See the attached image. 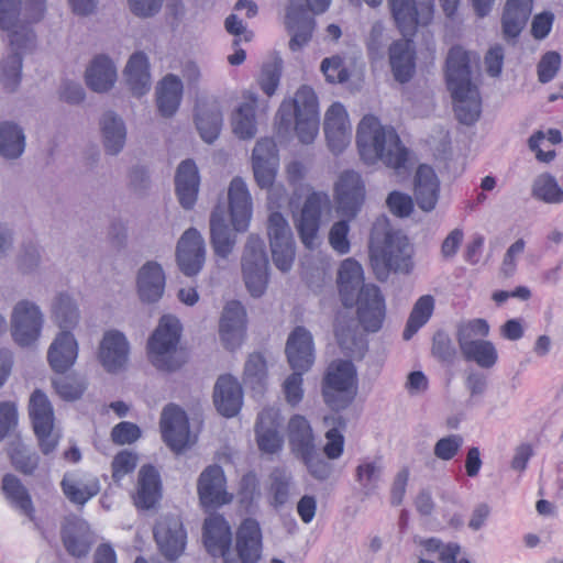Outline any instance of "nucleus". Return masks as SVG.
I'll return each mask as SVG.
<instances>
[{
	"mask_svg": "<svg viewBox=\"0 0 563 563\" xmlns=\"http://www.w3.org/2000/svg\"><path fill=\"white\" fill-rule=\"evenodd\" d=\"M45 10V0H0V29L10 31V44L15 51L0 64L4 87L10 90L21 80L22 56L18 51L27 48L35 40V34L25 25L40 21Z\"/></svg>",
	"mask_w": 563,
	"mask_h": 563,
	"instance_id": "obj_1",
	"label": "nucleus"
},
{
	"mask_svg": "<svg viewBox=\"0 0 563 563\" xmlns=\"http://www.w3.org/2000/svg\"><path fill=\"white\" fill-rule=\"evenodd\" d=\"M336 283L343 306H356L357 320L364 331H379L386 317L385 298L379 287L364 284L362 265L351 257L344 260L340 265Z\"/></svg>",
	"mask_w": 563,
	"mask_h": 563,
	"instance_id": "obj_2",
	"label": "nucleus"
},
{
	"mask_svg": "<svg viewBox=\"0 0 563 563\" xmlns=\"http://www.w3.org/2000/svg\"><path fill=\"white\" fill-rule=\"evenodd\" d=\"M203 544L213 556H222L224 563H256L262 552V531L255 519H244L236 531L239 559L229 558L232 543L231 527L223 516L213 514L203 523Z\"/></svg>",
	"mask_w": 563,
	"mask_h": 563,
	"instance_id": "obj_3",
	"label": "nucleus"
},
{
	"mask_svg": "<svg viewBox=\"0 0 563 563\" xmlns=\"http://www.w3.org/2000/svg\"><path fill=\"white\" fill-rule=\"evenodd\" d=\"M356 144L361 159L366 164L383 162L395 170L406 168L409 151L391 126H384L373 114L361 120L356 131Z\"/></svg>",
	"mask_w": 563,
	"mask_h": 563,
	"instance_id": "obj_4",
	"label": "nucleus"
},
{
	"mask_svg": "<svg viewBox=\"0 0 563 563\" xmlns=\"http://www.w3.org/2000/svg\"><path fill=\"white\" fill-rule=\"evenodd\" d=\"M412 246L408 238L389 227L386 219L377 221L371 232L369 265L379 280L390 273L409 274L413 268Z\"/></svg>",
	"mask_w": 563,
	"mask_h": 563,
	"instance_id": "obj_5",
	"label": "nucleus"
},
{
	"mask_svg": "<svg viewBox=\"0 0 563 563\" xmlns=\"http://www.w3.org/2000/svg\"><path fill=\"white\" fill-rule=\"evenodd\" d=\"M445 79L457 120L467 125L475 123L481 115L482 100L477 87L471 80L470 53L461 46H453L449 51Z\"/></svg>",
	"mask_w": 563,
	"mask_h": 563,
	"instance_id": "obj_6",
	"label": "nucleus"
},
{
	"mask_svg": "<svg viewBox=\"0 0 563 563\" xmlns=\"http://www.w3.org/2000/svg\"><path fill=\"white\" fill-rule=\"evenodd\" d=\"M365 201V185L361 175L354 170H345L334 185V202L338 214L345 220L333 223L329 232V243L340 255L350 252L349 221L361 211Z\"/></svg>",
	"mask_w": 563,
	"mask_h": 563,
	"instance_id": "obj_7",
	"label": "nucleus"
},
{
	"mask_svg": "<svg viewBox=\"0 0 563 563\" xmlns=\"http://www.w3.org/2000/svg\"><path fill=\"white\" fill-rule=\"evenodd\" d=\"M53 313L62 332L51 344L47 360L54 372L64 374L75 363L78 355V344L70 333L79 319L77 307L66 294H60L54 303Z\"/></svg>",
	"mask_w": 563,
	"mask_h": 563,
	"instance_id": "obj_8",
	"label": "nucleus"
},
{
	"mask_svg": "<svg viewBox=\"0 0 563 563\" xmlns=\"http://www.w3.org/2000/svg\"><path fill=\"white\" fill-rule=\"evenodd\" d=\"M278 118L279 124L285 128L295 123L301 143H312L320 125L317 95L310 87H300L291 100L280 104Z\"/></svg>",
	"mask_w": 563,
	"mask_h": 563,
	"instance_id": "obj_9",
	"label": "nucleus"
},
{
	"mask_svg": "<svg viewBox=\"0 0 563 563\" xmlns=\"http://www.w3.org/2000/svg\"><path fill=\"white\" fill-rule=\"evenodd\" d=\"M181 325L175 317L163 316L147 343L152 364L162 371L173 372L187 361V352L178 347Z\"/></svg>",
	"mask_w": 563,
	"mask_h": 563,
	"instance_id": "obj_10",
	"label": "nucleus"
},
{
	"mask_svg": "<svg viewBox=\"0 0 563 563\" xmlns=\"http://www.w3.org/2000/svg\"><path fill=\"white\" fill-rule=\"evenodd\" d=\"M286 355L294 373L284 383V393L287 401L295 406L303 395L302 374L313 364V341L309 331L297 327L289 334L286 343Z\"/></svg>",
	"mask_w": 563,
	"mask_h": 563,
	"instance_id": "obj_11",
	"label": "nucleus"
},
{
	"mask_svg": "<svg viewBox=\"0 0 563 563\" xmlns=\"http://www.w3.org/2000/svg\"><path fill=\"white\" fill-rule=\"evenodd\" d=\"M278 162V150L275 141L271 137L258 140L252 155L253 173L258 187L269 190V209L280 207V202L286 198L284 187L274 188Z\"/></svg>",
	"mask_w": 563,
	"mask_h": 563,
	"instance_id": "obj_12",
	"label": "nucleus"
},
{
	"mask_svg": "<svg viewBox=\"0 0 563 563\" xmlns=\"http://www.w3.org/2000/svg\"><path fill=\"white\" fill-rule=\"evenodd\" d=\"M356 369L351 361H333L322 382L325 404L334 410L347 407L356 394Z\"/></svg>",
	"mask_w": 563,
	"mask_h": 563,
	"instance_id": "obj_13",
	"label": "nucleus"
},
{
	"mask_svg": "<svg viewBox=\"0 0 563 563\" xmlns=\"http://www.w3.org/2000/svg\"><path fill=\"white\" fill-rule=\"evenodd\" d=\"M330 3L331 0H306L305 5L299 0H290L286 9L285 26L291 34L289 48L292 52L301 49L312 37L316 21L311 13H323Z\"/></svg>",
	"mask_w": 563,
	"mask_h": 563,
	"instance_id": "obj_14",
	"label": "nucleus"
},
{
	"mask_svg": "<svg viewBox=\"0 0 563 563\" xmlns=\"http://www.w3.org/2000/svg\"><path fill=\"white\" fill-rule=\"evenodd\" d=\"M29 416L42 454L49 455L58 446L62 432L55 424L52 402L41 390H35L29 401Z\"/></svg>",
	"mask_w": 563,
	"mask_h": 563,
	"instance_id": "obj_15",
	"label": "nucleus"
},
{
	"mask_svg": "<svg viewBox=\"0 0 563 563\" xmlns=\"http://www.w3.org/2000/svg\"><path fill=\"white\" fill-rule=\"evenodd\" d=\"M388 5L397 29L405 37L427 29L434 18L433 0H388Z\"/></svg>",
	"mask_w": 563,
	"mask_h": 563,
	"instance_id": "obj_16",
	"label": "nucleus"
},
{
	"mask_svg": "<svg viewBox=\"0 0 563 563\" xmlns=\"http://www.w3.org/2000/svg\"><path fill=\"white\" fill-rule=\"evenodd\" d=\"M242 272L247 290L254 297L264 294L268 283V258L264 241L254 234L247 239L242 257Z\"/></svg>",
	"mask_w": 563,
	"mask_h": 563,
	"instance_id": "obj_17",
	"label": "nucleus"
},
{
	"mask_svg": "<svg viewBox=\"0 0 563 563\" xmlns=\"http://www.w3.org/2000/svg\"><path fill=\"white\" fill-rule=\"evenodd\" d=\"M267 234L274 264L282 272H288L295 260V242L290 227L280 212L269 214Z\"/></svg>",
	"mask_w": 563,
	"mask_h": 563,
	"instance_id": "obj_18",
	"label": "nucleus"
},
{
	"mask_svg": "<svg viewBox=\"0 0 563 563\" xmlns=\"http://www.w3.org/2000/svg\"><path fill=\"white\" fill-rule=\"evenodd\" d=\"M331 211V200L324 191L310 192L302 206L297 230L307 249H314L318 241L322 211Z\"/></svg>",
	"mask_w": 563,
	"mask_h": 563,
	"instance_id": "obj_19",
	"label": "nucleus"
},
{
	"mask_svg": "<svg viewBox=\"0 0 563 563\" xmlns=\"http://www.w3.org/2000/svg\"><path fill=\"white\" fill-rule=\"evenodd\" d=\"M197 493L203 508H218L230 504L233 495L227 490V478L219 465H209L199 476Z\"/></svg>",
	"mask_w": 563,
	"mask_h": 563,
	"instance_id": "obj_20",
	"label": "nucleus"
},
{
	"mask_svg": "<svg viewBox=\"0 0 563 563\" xmlns=\"http://www.w3.org/2000/svg\"><path fill=\"white\" fill-rule=\"evenodd\" d=\"M282 417L277 408H264L257 416L255 423V439L258 450L263 454H278L284 448V437L279 429Z\"/></svg>",
	"mask_w": 563,
	"mask_h": 563,
	"instance_id": "obj_21",
	"label": "nucleus"
},
{
	"mask_svg": "<svg viewBox=\"0 0 563 563\" xmlns=\"http://www.w3.org/2000/svg\"><path fill=\"white\" fill-rule=\"evenodd\" d=\"M163 440L176 453H180L189 445L190 430L186 412L176 405H167L161 418Z\"/></svg>",
	"mask_w": 563,
	"mask_h": 563,
	"instance_id": "obj_22",
	"label": "nucleus"
},
{
	"mask_svg": "<svg viewBox=\"0 0 563 563\" xmlns=\"http://www.w3.org/2000/svg\"><path fill=\"white\" fill-rule=\"evenodd\" d=\"M42 314L38 308L29 301L19 302L12 314V336L21 346L33 344L42 330Z\"/></svg>",
	"mask_w": 563,
	"mask_h": 563,
	"instance_id": "obj_23",
	"label": "nucleus"
},
{
	"mask_svg": "<svg viewBox=\"0 0 563 563\" xmlns=\"http://www.w3.org/2000/svg\"><path fill=\"white\" fill-rule=\"evenodd\" d=\"M154 539L162 554L168 560L178 559L185 551L187 533L180 518L166 516L154 528Z\"/></svg>",
	"mask_w": 563,
	"mask_h": 563,
	"instance_id": "obj_24",
	"label": "nucleus"
},
{
	"mask_svg": "<svg viewBox=\"0 0 563 563\" xmlns=\"http://www.w3.org/2000/svg\"><path fill=\"white\" fill-rule=\"evenodd\" d=\"M323 129L328 146L334 154L343 152L351 143L352 128L342 103L334 102L329 107L324 115Z\"/></svg>",
	"mask_w": 563,
	"mask_h": 563,
	"instance_id": "obj_25",
	"label": "nucleus"
},
{
	"mask_svg": "<svg viewBox=\"0 0 563 563\" xmlns=\"http://www.w3.org/2000/svg\"><path fill=\"white\" fill-rule=\"evenodd\" d=\"M176 258L185 275L195 276L200 272L205 263V242L196 229L184 232L177 244Z\"/></svg>",
	"mask_w": 563,
	"mask_h": 563,
	"instance_id": "obj_26",
	"label": "nucleus"
},
{
	"mask_svg": "<svg viewBox=\"0 0 563 563\" xmlns=\"http://www.w3.org/2000/svg\"><path fill=\"white\" fill-rule=\"evenodd\" d=\"M229 210L231 223L236 232H244L252 218V198L245 181L234 177L229 186Z\"/></svg>",
	"mask_w": 563,
	"mask_h": 563,
	"instance_id": "obj_27",
	"label": "nucleus"
},
{
	"mask_svg": "<svg viewBox=\"0 0 563 563\" xmlns=\"http://www.w3.org/2000/svg\"><path fill=\"white\" fill-rule=\"evenodd\" d=\"M246 311L236 300L229 301L220 320V336L225 347L233 350L239 346L245 335Z\"/></svg>",
	"mask_w": 563,
	"mask_h": 563,
	"instance_id": "obj_28",
	"label": "nucleus"
},
{
	"mask_svg": "<svg viewBox=\"0 0 563 563\" xmlns=\"http://www.w3.org/2000/svg\"><path fill=\"white\" fill-rule=\"evenodd\" d=\"M66 498L76 505L84 506L100 492V481L88 473H66L60 482Z\"/></svg>",
	"mask_w": 563,
	"mask_h": 563,
	"instance_id": "obj_29",
	"label": "nucleus"
},
{
	"mask_svg": "<svg viewBox=\"0 0 563 563\" xmlns=\"http://www.w3.org/2000/svg\"><path fill=\"white\" fill-rule=\"evenodd\" d=\"M213 402L222 416H236L243 404V391L238 379L229 374L220 376L214 386Z\"/></svg>",
	"mask_w": 563,
	"mask_h": 563,
	"instance_id": "obj_30",
	"label": "nucleus"
},
{
	"mask_svg": "<svg viewBox=\"0 0 563 563\" xmlns=\"http://www.w3.org/2000/svg\"><path fill=\"white\" fill-rule=\"evenodd\" d=\"M389 64L397 81H409L416 70V49L410 38H400L389 46Z\"/></svg>",
	"mask_w": 563,
	"mask_h": 563,
	"instance_id": "obj_31",
	"label": "nucleus"
},
{
	"mask_svg": "<svg viewBox=\"0 0 563 563\" xmlns=\"http://www.w3.org/2000/svg\"><path fill=\"white\" fill-rule=\"evenodd\" d=\"M129 343L119 331L106 332L99 349V358L103 367L114 373L123 368L128 362Z\"/></svg>",
	"mask_w": 563,
	"mask_h": 563,
	"instance_id": "obj_32",
	"label": "nucleus"
},
{
	"mask_svg": "<svg viewBox=\"0 0 563 563\" xmlns=\"http://www.w3.org/2000/svg\"><path fill=\"white\" fill-rule=\"evenodd\" d=\"M415 197L420 209L431 211L434 209L440 194V181L433 168L422 164L415 176Z\"/></svg>",
	"mask_w": 563,
	"mask_h": 563,
	"instance_id": "obj_33",
	"label": "nucleus"
},
{
	"mask_svg": "<svg viewBox=\"0 0 563 563\" xmlns=\"http://www.w3.org/2000/svg\"><path fill=\"white\" fill-rule=\"evenodd\" d=\"M199 174L194 161L186 159L177 168L175 176L176 194L185 209H191L199 190Z\"/></svg>",
	"mask_w": 563,
	"mask_h": 563,
	"instance_id": "obj_34",
	"label": "nucleus"
},
{
	"mask_svg": "<svg viewBox=\"0 0 563 563\" xmlns=\"http://www.w3.org/2000/svg\"><path fill=\"white\" fill-rule=\"evenodd\" d=\"M134 504L140 509L153 508L161 498L159 474L152 465H144L139 472Z\"/></svg>",
	"mask_w": 563,
	"mask_h": 563,
	"instance_id": "obj_35",
	"label": "nucleus"
},
{
	"mask_svg": "<svg viewBox=\"0 0 563 563\" xmlns=\"http://www.w3.org/2000/svg\"><path fill=\"white\" fill-rule=\"evenodd\" d=\"M244 101L232 115V130L242 140H250L256 134V109L258 100L255 93L246 91Z\"/></svg>",
	"mask_w": 563,
	"mask_h": 563,
	"instance_id": "obj_36",
	"label": "nucleus"
},
{
	"mask_svg": "<svg viewBox=\"0 0 563 563\" xmlns=\"http://www.w3.org/2000/svg\"><path fill=\"white\" fill-rule=\"evenodd\" d=\"M165 275L157 263L148 262L139 272L137 291L142 301L155 302L164 292Z\"/></svg>",
	"mask_w": 563,
	"mask_h": 563,
	"instance_id": "obj_37",
	"label": "nucleus"
},
{
	"mask_svg": "<svg viewBox=\"0 0 563 563\" xmlns=\"http://www.w3.org/2000/svg\"><path fill=\"white\" fill-rule=\"evenodd\" d=\"M287 438L296 456L309 454L316 449L314 434L309 421L301 415H294L287 424Z\"/></svg>",
	"mask_w": 563,
	"mask_h": 563,
	"instance_id": "obj_38",
	"label": "nucleus"
},
{
	"mask_svg": "<svg viewBox=\"0 0 563 563\" xmlns=\"http://www.w3.org/2000/svg\"><path fill=\"white\" fill-rule=\"evenodd\" d=\"M532 11V0H508L501 24L505 38H517L525 27Z\"/></svg>",
	"mask_w": 563,
	"mask_h": 563,
	"instance_id": "obj_39",
	"label": "nucleus"
},
{
	"mask_svg": "<svg viewBox=\"0 0 563 563\" xmlns=\"http://www.w3.org/2000/svg\"><path fill=\"white\" fill-rule=\"evenodd\" d=\"M130 90L136 97L144 96L151 89V75L147 57L144 53H134L124 69Z\"/></svg>",
	"mask_w": 563,
	"mask_h": 563,
	"instance_id": "obj_40",
	"label": "nucleus"
},
{
	"mask_svg": "<svg viewBox=\"0 0 563 563\" xmlns=\"http://www.w3.org/2000/svg\"><path fill=\"white\" fill-rule=\"evenodd\" d=\"M115 80V67L112 60L104 55L95 57L86 70V82L93 91H108L112 88Z\"/></svg>",
	"mask_w": 563,
	"mask_h": 563,
	"instance_id": "obj_41",
	"label": "nucleus"
},
{
	"mask_svg": "<svg viewBox=\"0 0 563 563\" xmlns=\"http://www.w3.org/2000/svg\"><path fill=\"white\" fill-rule=\"evenodd\" d=\"M183 95L181 80L175 75L165 76L156 89V102L163 117H172L178 109Z\"/></svg>",
	"mask_w": 563,
	"mask_h": 563,
	"instance_id": "obj_42",
	"label": "nucleus"
},
{
	"mask_svg": "<svg viewBox=\"0 0 563 563\" xmlns=\"http://www.w3.org/2000/svg\"><path fill=\"white\" fill-rule=\"evenodd\" d=\"M2 490L14 508L35 522V508L31 495L16 476L7 474L2 479Z\"/></svg>",
	"mask_w": 563,
	"mask_h": 563,
	"instance_id": "obj_43",
	"label": "nucleus"
},
{
	"mask_svg": "<svg viewBox=\"0 0 563 563\" xmlns=\"http://www.w3.org/2000/svg\"><path fill=\"white\" fill-rule=\"evenodd\" d=\"M210 231L214 253L220 257H227L231 253L235 241L231 238L230 229L224 221L223 210L220 208L211 213Z\"/></svg>",
	"mask_w": 563,
	"mask_h": 563,
	"instance_id": "obj_44",
	"label": "nucleus"
},
{
	"mask_svg": "<svg viewBox=\"0 0 563 563\" xmlns=\"http://www.w3.org/2000/svg\"><path fill=\"white\" fill-rule=\"evenodd\" d=\"M195 122L201 139L212 143L220 134L222 114L217 108H209L205 103L197 104Z\"/></svg>",
	"mask_w": 563,
	"mask_h": 563,
	"instance_id": "obj_45",
	"label": "nucleus"
},
{
	"mask_svg": "<svg viewBox=\"0 0 563 563\" xmlns=\"http://www.w3.org/2000/svg\"><path fill=\"white\" fill-rule=\"evenodd\" d=\"M103 143L109 154H118L125 143V126L120 118L113 112L103 114L101 121Z\"/></svg>",
	"mask_w": 563,
	"mask_h": 563,
	"instance_id": "obj_46",
	"label": "nucleus"
},
{
	"mask_svg": "<svg viewBox=\"0 0 563 563\" xmlns=\"http://www.w3.org/2000/svg\"><path fill=\"white\" fill-rule=\"evenodd\" d=\"M460 350L465 361L474 362L482 368H492L498 361L497 349L488 340L460 346Z\"/></svg>",
	"mask_w": 563,
	"mask_h": 563,
	"instance_id": "obj_47",
	"label": "nucleus"
},
{
	"mask_svg": "<svg viewBox=\"0 0 563 563\" xmlns=\"http://www.w3.org/2000/svg\"><path fill=\"white\" fill-rule=\"evenodd\" d=\"M24 146V134L16 124L11 122L0 124V155L16 158L23 153Z\"/></svg>",
	"mask_w": 563,
	"mask_h": 563,
	"instance_id": "obj_48",
	"label": "nucleus"
},
{
	"mask_svg": "<svg viewBox=\"0 0 563 563\" xmlns=\"http://www.w3.org/2000/svg\"><path fill=\"white\" fill-rule=\"evenodd\" d=\"M434 310V299L430 295L421 296L415 303L404 330V339L410 340L431 318Z\"/></svg>",
	"mask_w": 563,
	"mask_h": 563,
	"instance_id": "obj_49",
	"label": "nucleus"
},
{
	"mask_svg": "<svg viewBox=\"0 0 563 563\" xmlns=\"http://www.w3.org/2000/svg\"><path fill=\"white\" fill-rule=\"evenodd\" d=\"M355 67V60L349 59L346 62L339 55L324 58L321 63V71L323 73L327 81L332 84L346 82Z\"/></svg>",
	"mask_w": 563,
	"mask_h": 563,
	"instance_id": "obj_50",
	"label": "nucleus"
},
{
	"mask_svg": "<svg viewBox=\"0 0 563 563\" xmlns=\"http://www.w3.org/2000/svg\"><path fill=\"white\" fill-rule=\"evenodd\" d=\"M534 198L547 203L563 202V189L559 186L556 179L548 173L539 175L532 186Z\"/></svg>",
	"mask_w": 563,
	"mask_h": 563,
	"instance_id": "obj_51",
	"label": "nucleus"
},
{
	"mask_svg": "<svg viewBox=\"0 0 563 563\" xmlns=\"http://www.w3.org/2000/svg\"><path fill=\"white\" fill-rule=\"evenodd\" d=\"M8 454L14 468L22 474L31 475L38 466V455L29 453L21 441L12 442L8 449Z\"/></svg>",
	"mask_w": 563,
	"mask_h": 563,
	"instance_id": "obj_52",
	"label": "nucleus"
},
{
	"mask_svg": "<svg viewBox=\"0 0 563 563\" xmlns=\"http://www.w3.org/2000/svg\"><path fill=\"white\" fill-rule=\"evenodd\" d=\"M489 334V324L485 319L476 318L463 322L456 331L459 346H463L476 341H482Z\"/></svg>",
	"mask_w": 563,
	"mask_h": 563,
	"instance_id": "obj_53",
	"label": "nucleus"
},
{
	"mask_svg": "<svg viewBox=\"0 0 563 563\" xmlns=\"http://www.w3.org/2000/svg\"><path fill=\"white\" fill-rule=\"evenodd\" d=\"M282 77V63L271 62L262 66L257 84L267 97H272Z\"/></svg>",
	"mask_w": 563,
	"mask_h": 563,
	"instance_id": "obj_54",
	"label": "nucleus"
},
{
	"mask_svg": "<svg viewBox=\"0 0 563 563\" xmlns=\"http://www.w3.org/2000/svg\"><path fill=\"white\" fill-rule=\"evenodd\" d=\"M77 522L65 526L62 530V540L66 551L76 558H81L88 554L90 544L82 537L75 533Z\"/></svg>",
	"mask_w": 563,
	"mask_h": 563,
	"instance_id": "obj_55",
	"label": "nucleus"
},
{
	"mask_svg": "<svg viewBox=\"0 0 563 563\" xmlns=\"http://www.w3.org/2000/svg\"><path fill=\"white\" fill-rule=\"evenodd\" d=\"M53 384L56 393L65 400L78 399L86 389V385L75 376H60Z\"/></svg>",
	"mask_w": 563,
	"mask_h": 563,
	"instance_id": "obj_56",
	"label": "nucleus"
},
{
	"mask_svg": "<svg viewBox=\"0 0 563 563\" xmlns=\"http://www.w3.org/2000/svg\"><path fill=\"white\" fill-rule=\"evenodd\" d=\"M137 465V455L129 452H119L112 461V478L115 483L121 482L128 474L134 472Z\"/></svg>",
	"mask_w": 563,
	"mask_h": 563,
	"instance_id": "obj_57",
	"label": "nucleus"
},
{
	"mask_svg": "<svg viewBox=\"0 0 563 563\" xmlns=\"http://www.w3.org/2000/svg\"><path fill=\"white\" fill-rule=\"evenodd\" d=\"M463 442V438L460 434H450L441 438L434 445V455L442 461H450L457 455Z\"/></svg>",
	"mask_w": 563,
	"mask_h": 563,
	"instance_id": "obj_58",
	"label": "nucleus"
},
{
	"mask_svg": "<svg viewBox=\"0 0 563 563\" xmlns=\"http://www.w3.org/2000/svg\"><path fill=\"white\" fill-rule=\"evenodd\" d=\"M269 492L275 506H282L288 500L289 496V477L282 470H275L272 475Z\"/></svg>",
	"mask_w": 563,
	"mask_h": 563,
	"instance_id": "obj_59",
	"label": "nucleus"
},
{
	"mask_svg": "<svg viewBox=\"0 0 563 563\" xmlns=\"http://www.w3.org/2000/svg\"><path fill=\"white\" fill-rule=\"evenodd\" d=\"M561 66V56L556 52L545 53L538 64V77L541 82H549L554 78Z\"/></svg>",
	"mask_w": 563,
	"mask_h": 563,
	"instance_id": "obj_60",
	"label": "nucleus"
},
{
	"mask_svg": "<svg viewBox=\"0 0 563 563\" xmlns=\"http://www.w3.org/2000/svg\"><path fill=\"white\" fill-rule=\"evenodd\" d=\"M386 202L390 212L400 218L410 216L413 210L412 198L399 191L390 192Z\"/></svg>",
	"mask_w": 563,
	"mask_h": 563,
	"instance_id": "obj_61",
	"label": "nucleus"
},
{
	"mask_svg": "<svg viewBox=\"0 0 563 563\" xmlns=\"http://www.w3.org/2000/svg\"><path fill=\"white\" fill-rule=\"evenodd\" d=\"M140 437V428L135 423L129 421L118 423L111 431L112 441L120 445L133 443Z\"/></svg>",
	"mask_w": 563,
	"mask_h": 563,
	"instance_id": "obj_62",
	"label": "nucleus"
},
{
	"mask_svg": "<svg viewBox=\"0 0 563 563\" xmlns=\"http://www.w3.org/2000/svg\"><path fill=\"white\" fill-rule=\"evenodd\" d=\"M309 473L317 479H327L331 474V465L324 460L317 456L316 449L309 454L299 456Z\"/></svg>",
	"mask_w": 563,
	"mask_h": 563,
	"instance_id": "obj_63",
	"label": "nucleus"
},
{
	"mask_svg": "<svg viewBox=\"0 0 563 563\" xmlns=\"http://www.w3.org/2000/svg\"><path fill=\"white\" fill-rule=\"evenodd\" d=\"M266 371L267 366L264 356L260 353L251 354L244 368L246 379L262 383L266 377Z\"/></svg>",
	"mask_w": 563,
	"mask_h": 563,
	"instance_id": "obj_64",
	"label": "nucleus"
}]
</instances>
